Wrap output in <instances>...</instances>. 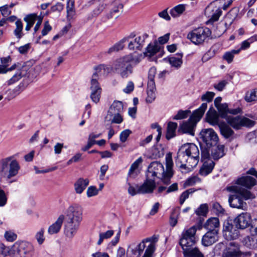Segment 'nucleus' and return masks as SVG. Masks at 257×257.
Here are the masks:
<instances>
[{"instance_id":"f257e3e1","label":"nucleus","mask_w":257,"mask_h":257,"mask_svg":"<svg viewBox=\"0 0 257 257\" xmlns=\"http://www.w3.org/2000/svg\"><path fill=\"white\" fill-rule=\"evenodd\" d=\"M200 152L198 147L193 143L182 145L179 149L176 164L184 173L191 171L198 164Z\"/></svg>"},{"instance_id":"f03ea898","label":"nucleus","mask_w":257,"mask_h":257,"mask_svg":"<svg viewBox=\"0 0 257 257\" xmlns=\"http://www.w3.org/2000/svg\"><path fill=\"white\" fill-rule=\"evenodd\" d=\"M158 238L155 236L143 239L141 242L136 244L132 243L127 247L126 255L127 257H139L146 248L143 257H152L155 250V243Z\"/></svg>"},{"instance_id":"7ed1b4c3","label":"nucleus","mask_w":257,"mask_h":257,"mask_svg":"<svg viewBox=\"0 0 257 257\" xmlns=\"http://www.w3.org/2000/svg\"><path fill=\"white\" fill-rule=\"evenodd\" d=\"M227 190L232 192L233 194L230 195L228 199L230 206L233 208H236L245 210L246 204L243 200H247L255 198L254 194L249 191L242 188L237 185H232L227 187Z\"/></svg>"},{"instance_id":"20e7f679","label":"nucleus","mask_w":257,"mask_h":257,"mask_svg":"<svg viewBox=\"0 0 257 257\" xmlns=\"http://www.w3.org/2000/svg\"><path fill=\"white\" fill-rule=\"evenodd\" d=\"M20 170L19 163L13 157L5 158L0 160V176L6 180H9L16 176Z\"/></svg>"},{"instance_id":"39448f33","label":"nucleus","mask_w":257,"mask_h":257,"mask_svg":"<svg viewBox=\"0 0 257 257\" xmlns=\"http://www.w3.org/2000/svg\"><path fill=\"white\" fill-rule=\"evenodd\" d=\"M140 62L139 58H135L130 54L116 60L113 65L114 71L122 78H127L133 72V67L131 63Z\"/></svg>"},{"instance_id":"423d86ee","label":"nucleus","mask_w":257,"mask_h":257,"mask_svg":"<svg viewBox=\"0 0 257 257\" xmlns=\"http://www.w3.org/2000/svg\"><path fill=\"white\" fill-rule=\"evenodd\" d=\"M207 108V103H203L201 106L193 111L189 119L184 122L180 127L183 133H187L191 136L194 135V130L197 122L202 118Z\"/></svg>"},{"instance_id":"0eeeda50","label":"nucleus","mask_w":257,"mask_h":257,"mask_svg":"<svg viewBox=\"0 0 257 257\" xmlns=\"http://www.w3.org/2000/svg\"><path fill=\"white\" fill-rule=\"evenodd\" d=\"M211 34L207 27H198L189 32L187 38L194 44L201 45L211 38Z\"/></svg>"},{"instance_id":"6e6552de","label":"nucleus","mask_w":257,"mask_h":257,"mask_svg":"<svg viewBox=\"0 0 257 257\" xmlns=\"http://www.w3.org/2000/svg\"><path fill=\"white\" fill-rule=\"evenodd\" d=\"M33 250V245L26 241H17L11 247L10 256L27 257Z\"/></svg>"},{"instance_id":"1a4fd4ad","label":"nucleus","mask_w":257,"mask_h":257,"mask_svg":"<svg viewBox=\"0 0 257 257\" xmlns=\"http://www.w3.org/2000/svg\"><path fill=\"white\" fill-rule=\"evenodd\" d=\"M148 37V35L146 33L138 36L131 34L130 36L126 37V38L128 39V40H126V42H128V49L135 51L141 50L144 46L145 40Z\"/></svg>"},{"instance_id":"9d476101","label":"nucleus","mask_w":257,"mask_h":257,"mask_svg":"<svg viewBox=\"0 0 257 257\" xmlns=\"http://www.w3.org/2000/svg\"><path fill=\"white\" fill-rule=\"evenodd\" d=\"M227 124L230 125L235 129L238 130L242 126L252 127L254 125L255 122L245 117L230 116H227L225 118Z\"/></svg>"},{"instance_id":"9b49d317","label":"nucleus","mask_w":257,"mask_h":257,"mask_svg":"<svg viewBox=\"0 0 257 257\" xmlns=\"http://www.w3.org/2000/svg\"><path fill=\"white\" fill-rule=\"evenodd\" d=\"M146 176L154 180L155 178H161L163 182L164 178L167 177L163 165L158 162H153L150 164Z\"/></svg>"},{"instance_id":"f8f14e48","label":"nucleus","mask_w":257,"mask_h":257,"mask_svg":"<svg viewBox=\"0 0 257 257\" xmlns=\"http://www.w3.org/2000/svg\"><path fill=\"white\" fill-rule=\"evenodd\" d=\"M200 137L208 148L216 145L219 141L217 134L211 128L202 130Z\"/></svg>"},{"instance_id":"ddd939ff","label":"nucleus","mask_w":257,"mask_h":257,"mask_svg":"<svg viewBox=\"0 0 257 257\" xmlns=\"http://www.w3.org/2000/svg\"><path fill=\"white\" fill-rule=\"evenodd\" d=\"M90 89L91 90L90 98L92 101L97 103L100 100L101 88L97 81V75L96 74H93L90 80Z\"/></svg>"},{"instance_id":"4468645a","label":"nucleus","mask_w":257,"mask_h":257,"mask_svg":"<svg viewBox=\"0 0 257 257\" xmlns=\"http://www.w3.org/2000/svg\"><path fill=\"white\" fill-rule=\"evenodd\" d=\"M82 220V209L79 207H70L66 214V221L74 224L80 225Z\"/></svg>"},{"instance_id":"2eb2a0df","label":"nucleus","mask_w":257,"mask_h":257,"mask_svg":"<svg viewBox=\"0 0 257 257\" xmlns=\"http://www.w3.org/2000/svg\"><path fill=\"white\" fill-rule=\"evenodd\" d=\"M205 14L209 18L207 22V24H209L218 20L222 14V11L220 8L215 6V2H213L206 8Z\"/></svg>"},{"instance_id":"dca6fc26","label":"nucleus","mask_w":257,"mask_h":257,"mask_svg":"<svg viewBox=\"0 0 257 257\" xmlns=\"http://www.w3.org/2000/svg\"><path fill=\"white\" fill-rule=\"evenodd\" d=\"M223 236L227 240L235 239L239 235V231L232 223L227 220L224 221L223 226Z\"/></svg>"},{"instance_id":"f3484780","label":"nucleus","mask_w":257,"mask_h":257,"mask_svg":"<svg viewBox=\"0 0 257 257\" xmlns=\"http://www.w3.org/2000/svg\"><path fill=\"white\" fill-rule=\"evenodd\" d=\"M234 221L237 227L240 229H244L250 224L251 217L250 214L247 212L242 213L235 218Z\"/></svg>"},{"instance_id":"a211bd4d","label":"nucleus","mask_w":257,"mask_h":257,"mask_svg":"<svg viewBox=\"0 0 257 257\" xmlns=\"http://www.w3.org/2000/svg\"><path fill=\"white\" fill-rule=\"evenodd\" d=\"M219 114L213 107H210L205 115V120L207 122L212 126H218L221 121L219 120Z\"/></svg>"},{"instance_id":"6ab92c4d","label":"nucleus","mask_w":257,"mask_h":257,"mask_svg":"<svg viewBox=\"0 0 257 257\" xmlns=\"http://www.w3.org/2000/svg\"><path fill=\"white\" fill-rule=\"evenodd\" d=\"M218 239V230H209L203 236L202 243L204 246L212 245Z\"/></svg>"},{"instance_id":"aec40b11","label":"nucleus","mask_w":257,"mask_h":257,"mask_svg":"<svg viewBox=\"0 0 257 257\" xmlns=\"http://www.w3.org/2000/svg\"><path fill=\"white\" fill-rule=\"evenodd\" d=\"M156 187L155 180L147 177L146 180L144 183L138 187V192L139 194L150 193L153 192Z\"/></svg>"},{"instance_id":"412c9836","label":"nucleus","mask_w":257,"mask_h":257,"mask_svg":"<svg viewBox=\"0 0 257 257\" xmlns=\"http://www.w3.org/2000/svg\"><path fill=\"white\" fill-rule=\"evenodd\" d=\"M235 183L236 185L245 187L247 189H250L256 183V180L253 177L245 176L237 179Z\"/></svg>"},{"instance_id":"4be33fe9","label":"nucleus","mask_w":257,"mask_h":257,"mask_svg":"<svg viewBox=\"0 0 257 257\" xmlns=\"http://www.w3.org/2000/svg\"><path fill=\"white\" fill-rule=\"evenodd\" d=\"M238 15V10L236 8L231 9L224 18V25L225 29L223 32H225L231 25Z\"/></svg>"},{"instance_id":"5701e85b","label":"nucleus","mask_w":257,"mask_h":257,"mask_svg":"<svg viewBox=\"0 0 257 257\" xmlns=\"http://www.w3.org/2000/svg\"><path fill=\"white\" fill-rule=\"evenodd\" d=\"M80 225L65 221L64 233L66 237L72 239L76 234Z\"/></svg>"},{"instance_id":"b1692460","label":"nucleus","mask_w":257,"mask_h":257,"mask_svg":"<svg viewBox=\"0 0 257 257\" xmlns=\"http://www.w3.org/2000/svg\"><path fill=\"white\" fill-rule=\"evenodd\" d=\"M166 171H165L166 176L167 177L164 178V183L168 184L170 183V178L173 175L172 167L173 163L172 159V156L170 153H168L166 156Z\"/></svg>"},{"instance_id":"393cba45","label":"nucleus","mask_w":257,"mask_h":257,"mask_svg":"<svg viewBox=\"0 0 257 257\" xmlns=\"http://www.w3.org/2000/svg\"><path fill=\"white\" fill-rule=\"evenodd\" d=\"M218 126L219 127L220 134L225 139L232 140L234 138V131L225 122L221 121V123Z\"/></svg>"},{"instance_id":"a878e982","label":"nucleus","mask_w":257,"mask_h":257,"mask_svg":"<svg viewBox=\"0 0 257 257\" xmlns=\"http://www.w3.org/2000/svg\"><path fill=\"white\" fill-rule=\"evenodd\" d=\"M64 219V216L63 215H60L57 220L49 227L48 233L50 235L58 233L60 230Z\"/></svg>"},{"instance_id":"bb28decb","label":"nucleus","mask_w":257,"mask_h":257,"mask_svg":"<svg viewBox=\"0 0 257 257\" xmlns=\"http://www.w3.org/2000/svg\"><path fill=\"white\" fill-rule=\"evenodd\" d=\"M163 47L159 45L157 42H155L153 44H149L146 49L144 55L146 56L151 57L157 53L161 52Z\"/></svg>"},{"instance_id":"cd10ccee","label":"nucleus","mask_w":257,"mask_h":257,"mask_svg":"<svg viewBox=\"0 0 257 257\" xmlns=\"http://www.w3.org/2000/svg\"><path fill=\"white\" fill-rule=\"evenodd\" d=\"M89 181L88 179L79 178L74 183V189L76 193L81 194L88 185Z\"/></svg>"},{"instance_id":"c85d7f7f","label":"nucleus","mask_w":257,"mask_h":257,"mask_svg":"<svg viewBox=\"0 0 257 257\" xmlns=\"http://www.w3.org/2000/svg\"><path fill=\"white\" fill-rule=\"evenodd\" d=\"M214 165L215 163L210 159L205 161L200 169V174L202 176L207 175L212 172Z\"/></svg>"},{"instance_id":"c756f323","label":"nucleus","mask_w":257,"mask_h":257,"mask_svg":"<svg viewBox=\"0 0 257 257\" xmlns=\"http://www.w3.org/2000/svg\"><path fill=\"white\" fill-rule=\"evenodd\" d=\"M212 147L211 155L214 160H218L225 155L224 145H218Z\"/></svg>"},{"instance_id":"7c9ffc66","label":"nucleus","mask_w":257,"mask_h":257,"mask_svg":"<svg viewBox=\"0 0 257 257\" xmlns=\"http://www.w3.org/2000/svg\"><path fill=\"white\" fill-rule=\"evenodd\" d=\"M182 57V53H177L175 56L169 57L168 58V62L171 66L176 68H179L183 63Z\"/></svg>"},{"instance_id":"2f4dec72","label":"nucleus","mask_w":257,"mask_h":257,"mask_svg":"<svg viewBox=\"0 0 257 257\" xmlns=\"http://www.w3.org/2000/svg\"><path fill=\"white\" fill-rule=\"evenodd\" d=\"M164 153V147L161 145H157L152 147L150 157L154 159H158L162 157Z\"/></svg>"},{"instance_id":"473e14b6","label":"nucleus","mask_w":257,"mask_h":257,"mask_svg":"<svg viewBox=\"0 0 257 257\" xmlns=\"http://www.w3.org/2000/svg\"><path fill=\"white\" fill-rule=\"evenodd\" d=\"M254 235L245 236L242 240L243 244L250 249L257 248V236Z\"/></svg>"},{"instance_id":"72a5a7b5","label":"nucleus","mask_w":257,"mask_h":257,"mask_svg":"<svg viewBox=\"0 0 257 257\" xmlns=\"http://www.w3.org/2000/svg\"><path fill=\"white\" fill-rule=\"evenodd\" d=\"M106 121H110L111 123L120 124L123 121V117L121 113H114L111 114L108 113L105 117Z\"/></svg>"},{"instance_id":"f704fd0d","label":"nucleus","mask_w":257,"mask_h":257,"mask_svg":"<svg viewBox=\"0 0 257 257\" xmlns=\"http://www.w3.org/2000/svg\"><path fill=\"white\" fill-rule=\"evenodd\" d=\"M156 85L151 82L150 83H148L147 85V97L146 98V101L148 103H152L156 98Z\"/></svg>"},{"instance_id":"c9c22d12","label":"nucleus","mask_w":257,"mask_h":257,"mask_svg":"<svg viewBox=\"0 0 257 257\" xmlns=\"http://www.w3.org/2000/svg\"><path fill=\"white\" fill-rule=\"evenodd\" d=\"M123 111V105L121 101L115 100L114 101L112 104L110 105L108 113H122Z\"/></svg>"},{"instance_id":"e433bc0d","label":"nucleus","mask_w":257,"mask_h":257,"mask_svg":"<svg viewBox=\"0 0 257 257\" xmlns=\"http://www.w3.org/2000/svg\"><path fill=\"white\" fill-rule=\"evenodd\" d=\"M179 243L184 252L190 248H192V246L195 244V239H190L189 238H187L182 236Z\"/></svg>"},{"instance_id":"4c0bfd02","label":"nucleus","mask_w":257,"mask_h":257,"mask_svg":"<svg viewBox=\"0 0 257 257\" xmlns=\"http://www.w3.org/2000/svg\"><path fill=\"white\" fill-rule=\"evenodd\" d=\"M113 5L115 7L110 12V17L111 18L116 19L122 12L123 5L117 0L113 2Z\"/></svg>"},{"instance_id":"58836bf2","label":"nucleus","mask_w":257,"mask_h":257,"mask_svg":"<svg viewBox=\"0 0 257 257\" xmlns=\"http://www.w3.org/2000/svg\"><path fill=\"white\" fill-rule=\"evenodd\" d=\"M0 61V74H6L7 73V69L12 62V58L10 56L6 57H1Z\"/></svg>"},{"instance_id":"ea45409f","label":"nucleus","mask_w":257,"mask_h":257,"mask_svg":"<svg viewBox=\"0 0 257 257\" xmlns=\"http://www.w3.org/2000/svg\"><path fill=\"white\" fill-rule=\"evenodd\" d=\"M205 227L209 230H217L219 226V221L217 217L210 218L205 223Z\"/></svg>"},{"instance_id":"a19ab883","label":"nucleus","mask_w":257,"mask_h":257,"mask_svg":"<svg viewBox=\"0 0 257 257\" xmlns=\"http://www.w3.org/2000/svg\"><path fill=\"white\" fill-rule=\"evenodd\" d=\"M37 18L38 16L36 14L28 15L24 18V20L27 23L25 27L26 31H29L31 29Z\"/></svg>"},{"instance_id":"79ce46f5","label":"nucleus","mask_w":257,"mask_h":257,"mask_svg":"<svg viewBox=\"0 0 257 257\" xmlns=\"http://www.w3.org/2000/svg\"><path fill=\"white\" fill-rule=\"evenodd\" d=\"M184 257H204L197 247L190 248L183 252Z\"/></svg>"},{"instance_id":"37998d69","label":"nucleus","mask_w":257,"mask_h":257,"mask_svg":"<svg viewBox=\"0 0 257 257\" xmlns=\"http://www.w3.org/2000/svg\"><path fill=\"white\" fill-rule=\"evenodd\" d=\"M177 127L176 122H169L168 124L166 138L170 140L175 136V131Z\"/></svg>"},{"instance_id":"c03bdc74","label":"nucleus","mask_w":257,"mask_h":257,"mask_svg":"<svg viewBox=\"0 0 257 257\" xmlns=\"http://www.w3.org/2000/svg\"><path fill=\"white\" fill-rule=\"evenodd\" d=\"M244 99L247 102H254L257 101V89H251L246 92Z\"/></svg>"},{"instance_id":"a18cd8bd","label":"nucleus","mask_w":257,"mask_h":257,"mask_svg":"<svg viewBox=\"0 0 257 257\" xmlns=\"http://www.w3.org/2000/svg\"><path fill=\"white\" fill-rule=\"evenodd\" d=\"M95 72L93 74H96L97 80L99 76H106L109 73V68L106 65L101 64L95 68Z\"/></svg>"},{"instance_id":"49530a36","label":"nucleus","mask_w":257,"mask_h":257,"mask_svg":"<svg viewBox=\"0 0 257 257\" xmlns=\"http://www.w3.org/2000/svg\"><path fill=\"white\" fill-rule=\"evenodd\" d=\"M185 5H178L171 10L170 14L174 18L179 17L185 11Z\"/></svg>"},{"instance_id":"de8ad7c7","label":"nucleus","mask_w":257,"mask_h":257,"mask_svg":"<svg viewBox=\"0 0 257 257\" xmlns=\"http://www.w3.org/2000/svg\"><path fill=\"white\" fill-rule=\"evenodd\" d=\"M126 40H128V38H126V37L123 38L119 42L116 43L113 46L110 47L107 53L109 54L112 53L113 52H117L119 50H122L124 48V43L126 42Z\"/></svg>"},{"instance_id":"09e8293b","label":"nucleus","mask_w":257,"mask_h":257,"mask_svg":"<svg viewBox=\"0 0 257 257\" xmlns=\"http://www.w3.org/2000/svg\"><path fill=\"white\" fill-rule=\"evenodd\" d=\"M240 52V49L232 50L230 51L226 52L222 56V59L227 61L228 64L231 63L233 60L234 55L238 54Z\"/></svg>"},{"instance_id":"8fccbe9b","label":"nucleus","mask_w":257,"mask_h":257,"mask_svg":"<svg viewBox=\"0 0 257 257\" xmlns=\"http://www.w3.org/2000/svg\"><path fill=\"white\" fill-rule=\"evenodd\" d=\"M228 106L226 103H224L219 105L218 107H216L218 111V113L220 115V116L222 118H226L228 116Z\"/></svg>"},{"instance_id":"3c124183","label":"nucleus","mask_w":257,"mask_h":257,"mask_svg":"<svg viewBox=\"0 0 257 257\" xmlns=\"http://www.w3.org/2000/svg\"><path fill=\"white\" fill-rule=\"evenodd\" d=\"M15 24L16 26V28L14 30V34L18 39H20L23 36L22 33L23 25L20 20H17Z\"/></svg>"},{"instance_id":"603ef678","label":"nucleus","mask_w":257,"mask_h":257,"mask_svg":"<svg viewBox=\"0 0 257 257\" xmlns=\"http://www.w3.org/2000/svg\"><path fill=\"white\" fill-rule=\"evenodd\" d=\"M196 227L193 226L188 229L184 231L182 234V237H185L187 238H189L190 239H195V234L196 232Z\"/></svg>"},{"instance_id":"864d4df0","label":"nucleus","mask_w":257,"mask_h":257,"mask_svg":"<svg viewBox=\"0 0 257 257\" xmlns=\"http://www.w3.org/2000/svg\"><path fill=\"white\" fill-rule=\"evenodd\" d=\"M226 249L232 252L236 255H237L238 253L240 252L239 245L235 242H230L226 245Z\"/></svg>"},{"instance_id":"5fc2aeb1","label":"nucleus","mask_w":257,"mask_h":257,"mask_svg":"<svg viewBox=\"0 0 257 257\" xmlns=\"http://www.w3.org/2000/svg\"><path fill=\"white\" fill-rule=\"evenodd\" d=\"M113 233L114 232L112 230H107L105 232L100 233L99 238L97 241V244L98 245H100L104 239H107L110 238L112 236Z\"/></svg>"},{"instance_id":"6e6d98bb","label":"nucleus","mask_w":257,"mask_h":257,"mask_svg":"<svg viewBox=\"0 0 257 257\" xmlns=\"http://www.w3.org/2000/svg\"><path fill=\"white\" fill-rule=\"evenodd\" d=\"M143 162V159L142 157L139 158L137 160H136L131 165L129 172L128 175L132 176L133 175L135 171L138 169L139 166Z\"/></svg>"},{"instance_id":"4d7b16f0","label":"nucleus","mask_w":257,"mask_h":257,"mask_svg":"<svg viewBox=\"0 0 257 257\" xmlns=\"http://www.w3.org/2000/svg\"><path fill=\"white\" fill-rule=\"evenodd\" d=\"M208 212L207 204H201L195 211V213L199 216H205Z\"/></svg>"},{"instance_id":"13d9d810","label":"nucleus","mask_w":257,"mask_h":257,"mask_svg":"<svg viewBox=\"0 0 257 257\" xmlns=\"http://www.w3.org/2000/svg\"><path fill=\"white\" fill-rule=\"evenodd\" d=\"M11 247L5 246L3 243H0V257H5L10 255Z\"/></svg>"},{"instance_id":"bf43d9fd","label":"nucleus","mask_w":257,"mask_h":257,"mask_svg":"<svg viewBox=\"0 0 257 257\" xmlns=\"http://www.w3.org/2000/svg\"><path fill=\"white\" fill-rule=\"evenodd\" d=\"M98 191L99 190L95 186H90L87 189V196L89 198L96 196L98 194Z\"/></svg>"},{"instance_id":"052dcab7","label":"nucleus","mask_w":257,"mask_h":257,"mask_svg":"<svg viewBox=\"0 0 257 257\" xmlns=\"http://www.w3.org/2000/svg\"><path fill=\"white\" fill-rule=\"evenodd\" d=\"M44 232V229L41 228L35 235V238L39 244H42L45 240Z\"/></svg>"},{"instance_id":"680f3d73","label":"nucleus","mask_w":257,"mask_h":257,"mask_svg":"<svg viewBox=\"0 0 257 257\" xmlns=\"http://www.w3.org/2000/svg\"><path fill=\"white\" fill-rule=\"evenodd\" d=\"M246 138L251 143H257V130L248 133Z\"/></svg>"},{"instance_id":"e2e57ef3","label":"nucleus","mask_w":257,"mask_h":257,"mask_svg":"<svg viewBox=\"0 0 257 257\" xmlns=\"http://www.w3.org/2000/svg\"><path fill=\"white\" fill-rule=\"evenodd\" d=\"M22 78V73L19 71L16 73L13 76L7 81V84L9 85H12L15 82H17Z\"/></svg>"},{"instance_id":"0e129e2a","label":"nucleus","mask_w":257,"mask_h":257,"mask_svg":"<svg viewBox=\"0 0 257 257\" xmlns=\"http://www.w3.org/2000/svg\"><path fill=\"white\" fill-rule=\"evenodd\" d=\"M157 72L156 68L154 67H151L148 73V83H150L152 82L153 84H155L154 81V77L156 75Z\"/></svg>"},{"instance_id":"69168bd1","label":"nucleus","mask_w":257,"mask_h":257,"mask_svg":"<svg viewBox=\"0 0 257 257\" xmlns=\"http://www.w3.org/2000/svg\"><path fill=\"white\" fill-rule=\"evenodd\" d=\"M190 111L189 110H179L177 114L173 117L174 119L178 120L186 118L188 113Z\"/></svg>"},{"instance_id":"338daca9","label":"nucleus","mask_w":257,"mask_h":257,"mask_svg":"<svg viewBox=\"0 0 257 257\" xmlns=\"http://www.w3.org/2000/svg\"><path fill=\"white\" fill-rule=\"evenodd\" d=\"M5 237L7 241L12 242L17 239V235L12 231H7L5 233Z\"/></svg>"},{"instance_id":"774afa93","label":"nucleus","mask_w":257,"mask_h":257,"mask_svg":"<svg viewBox=\"0 0 257 257\" xmlns=\"http://www.w3.org/2000/svg\"><path fill=\"white\" fill-rule=\"evenodd\" d=\"M214 96L215 93L214 92L207 91L202 95L201 99L202 101H207L208 102H210L212 101Z\"/></svg>"}]
</instances>
